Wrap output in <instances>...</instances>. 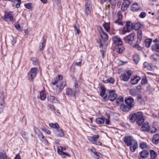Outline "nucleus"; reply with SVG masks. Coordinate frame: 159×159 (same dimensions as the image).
I'll list each match as a JSON object with an SVG mask.
<instances>
[{
	"mask_svg": "<svg viewBox=\"0 0 159 159\" xmlns=\"http://www.w3.org/2000/svg\"><path fill=\"white\" fill-rule=\"evenodd\" d=\"M38 71V69L36 68H32L29 72L28 75L31 78L32 80H33L36 77Z\"/></svg>",
	"mask_w": 159,
	"mask_h": 159,
	"instance_id": "nucleus-4",
	"label": "nucleus"
},
{
	"mask_svg": "<svg viewBox=\"0 0 159 159\" xmlns=\"http://www.w3.org/2000/svg\"><path fill=\"white\" fill-rule=\"evenodd\" d=\"M45 42V40L44 39V37L43 36L42 39L41 43H40L39 48L40 50L42 51L44 48L45 46L44 44Z\"/></svg>",
	"mask_w": 159,
	"mask_h": 159,
	"instance_id": "nucleus-29",
	"label": "nucleus"
},
{
	"mask_svg": "<svg viewBox=\"0 0 159 159\" xmlns=\"http://www.w3.org/2000/svg\"><path fill=\"white\" fill-rule=\"evenodd\" d=\"M150 154L151 159H155L157 156V153L154 150H150Z\"/></svg>",
	"mask_w": 159,
	"mask_h": 159,
	"instance_id": "nucleus-30",
	"label": "nucleus"
},
{
	"mask_svg": "<svg viewBox=\"0 0 159 159\" xmlns=\"http://www.w3.org/2000/svg\"><path fill=\"white\" fill-rule=\"evenodd\" d=\"M130 94L133 96H135L138 94V90L135 89H133L129 91Z\"/></svg>",
	"mask_w": 159,
	"mask_h": 159,
	"instance_id": "nucleus-34",
	"label": "nucleus"
},
{
	"mask_svg": "<svg viewBox=\"0 0 159 159\" xmlns=\"http://www.w3.org/2000/svg\"><path fill=\"white\" fill-rule=\"evenodd\" d=\"M115 81V80L114 79L112 78H110L109 79H107L106 80H102V82L103 83H110L112 84H113Z\"/></svg>",
	"mask_w": 159,
	"mask_h": 159,
	"instance_id": "nucleus-39",
	"label": "nucleus"
},
{
	"mask_svg": "<svg viewBox=\"0 0 159 159\" xmlns=\"http://www.w3.org/2000/svg\"><path fill=\"white\" fill-rule=\"evenodd\" d=\"M120 109L124 112H126L130 111L131 109L130 107L127 105H126L124 104H121L120 107Z\"/></svg>",
	"mask_w": 159,
	"mask_h": 159,
	"instance_id": "nucleus-21",
	"label": "nucleus"
},
{
	"mask_svg": "<svg viewBox=\"0 0 159 159\" xmlns=\"http://www.w3.org/2000/svg\"><path fill=\"white\" fill-rule=\"evenodd\" d=\"M133 22L131 21H126V24L123 28L122 30L123 34L129 32L133 30Z\"/></svg>",
	"mask_w": 159,
	"mask_h": 159,
	"instance_id": "nucleus-1",
	"label": "nucleus"
},
{
	"mask_svg": "<svg viewBox=\"0 0 159 159\" xmlns=\"http://www.w3.org/2000/svg\"><path fill=\"white\" fill-rule=\"evenodd\" d=\"M152 39H148L145 41V45L148 48L150 46L152 42Z\"/></svg>",
	"mask_w": 159,
	"mask_h": 159,
	"instance_id": "nucleus-40",
	"label": "nucleus"
},
{
	"mask_svg": "<svg viewBox=\"0 0 159 159\" xmlns=\"http://www.w3.org/2000/svg\"><path fill=\"white\" fill-rule=\"evenodd\" d=\"M133 29L135 30H138L139 29L141 26V25L139 23H134L133 22Z\"/></svg>",
	"mask_w": 159,
	"mask_h": 159,
	"instance_id": "nucleus-36",
	"label": "nucleus"
},
{
	"mask_svg": "<svg viewBox=\"0 0 159 159\" xmlns=\"http://www.w3.org/2000/svg\"><path fill=\"white\" fill-rule=\"evenodd\" d=\"M105 120V118L104 117L101 118H98L96 120V121L98 124H102L104 123Z\"/></svg>",
	"mask_w": 159,
	"mask_h": 159,
	"instance_id": "nucleus-33",
	"label": "nucleus"
},
{
	"mask_svg": "<svg viewBox=\"0 0 159 159\" xmlns=\"http://www.w3.org/2000/svg\"><path fill=\"white\" fill-rule=\"evenodd\" d=\"M24 6L26 8L30 9L31 8V3H25L24 4Z\"/></svg>",
	"mask_w": 159,
	"mask_h": 159,
	"instance_id": "nucleus-63",
	"label": "nucleus"
},
{
	"mask_svg": "<svg viewBox=\"0 0 159 159\" xmlns=\"http://www.w3.org/2000/svg\"><path fill=\"white\" fill-rule=\"evenodd\" d=\"M48 108L49 109H50L52 111H54L56 110L53 105L52 104H49L48 105Z\"/></svg>",
	"mask_w": 159,
	"mask_h": 159,
	"instance_id": "nucleus-55",
	"label": "nucleus"
},
{
	"mask_svg": "<svg viewBox=\"0 0 159 159\" xmlns=\"http://www.w3.org/2000/svg\"><path fill=\"white\" fill-rule=\"evenodd\" d=\"M150 127L148 122L144 123L141 128V130L143 131H148Z\"/></svg>",
	"mask_w": 159,
	"mask_h": 159,
	"instance_id": "nucleus-20",
	"label": "nucleus"
},
{
	"mask_svg": "<svg viewBox=\"0 0 159 159\" xmlns=\"http://www.w3.org/2000/svg\"><path fill=\"white\" fill-rule=\"evenodd\" d=\"M130 151L132 152H134L138 147V144L137 142L134 140L129 145Z\"/></svg>",
	"mask_w": 159,
	"mask_h": 159,
	"instance_id": "nucleus-13",
	"label": "nucleus"
},
{
	"mask_svg": "<svg viewBox=\"0 0 159 159\" xmlns=\"http://www.w3.org/2000/svg\"><path fill=\"white\" fill-rule=\"evenodd\" d=\"M117 18L120 19H122L123 16L122 12L120 11H118L117 13Z\"/></svg>",
	"mask_w": 159,
	"mask_h": 159,
	"instance_id": "nucleus-51",
	"label": "nucleus"
},
{
	"mask_svg": "<svg viewBox=\"0 0 159 159\" xmlns=\"http://www.w3.org/2000/svg\"><path fill=\"white\" fill-rule=\"evenodd\" d=\"M92 4L91 1H89L85 6V12L87 15L89 14L91 12Z\"/></svg>",
	"mask_w": 159,
	"mask_h": 159,
	"instance_id": "nucleus-9",
	"label": "nucleus"
},
{
	"mask_svg": "<svg viewBox=\"0 0 159 159\" xmlns=\"http://www.w3.org/2000/svg\"><path fill=\"white\" fill-rule=\"evenodd\" d=\"M103 27L107 32L110 30L109 25L107 23H105L103 24Z\"/></svg>",
	"mask_w": 159,
	"mask_h": 159,
	"instance_id": "nucleus-50",
	"label": "nucleus"
},
{
	"mask_svg": "<svg viewBox=\"0 0 159 159\" xmlns=\"http://www.w3.org/2000/svg\"><path fill=\"white\" fill-rule=\"evenodd\" d=\"M40 99L43 101L46 98V94L43 91H42L40 93Z\"/></svg>",
	"mask_w": 159,
	"mask_h": 159,
	"instance_id": "nucleus-43",
	"label": "nucleus"
},
{
	"mask_svg": "<svg viewBox=\"0 0 159 159\" xmlns=\"http://www.w3.org/2000/svg\"><path fill=\"white\" fill-rule=\"evenodd\" d=\"M131 71H128L126 72L121 74L120 75V78L121 80L125 81H126L129 80L131 76Z\"/></svg>",
	"mask_w": 159,
	"mask_h": 159,
	"instance_id": "nucleus-5",
	"label": "nucleus"
},
{
	"mask_svg": "<svg viewBox=\"0 0 159 159\" xmlns=\"http://www.w3.org/2000/svg\"><path fill=\"white\" fill-rule=\"evenodd\" d=\"M49 126L51 128L55 129L56 130L60 127L59 125L57 123L55 124L49 123Z\"/></svg>",
	"mask_w": 159,
	"mask_h": 159,
	"instance_id": "nucleus-38",
	"label": "nucleus"
},
{
	"mask_svg": "<svg viewBox=\"0 0 159 159\" xmlns=\"http://www.w3.org/2000/svg\"><path fill=\"white\" fill-rule=\"evenodd\" d=\"M114 43L116 45H121L122 44V42L120 39L117 37H115L112 39Z\"/></svg>",
	"mask_w": 159,
	"mask_h": 159,
	"instance_id": "nucleus-17",
	"label": "nucleus"
},
{
	"mask_svg": "<svg viewBox=\"0 0 159 159\" xmlns=\"http://www.w3.org/2000/svg\"><path fill=\"white\" fill-rule=\"evenodd\" d=\"M5 98V93L3 92L0 93V113L3 111L5 106L4 99Z\"/></svg>",
	"mask_w": 159,
	"mask_h": 159,
	"instance_id": "nucleus-3",
	"label": "nucleus"
},
{
	"mask_svg": "<svg viewBox=\"0 0 159 159\" xmlns=\"http://www.w3.org/2000/svg\"><path fill=\"white\" fill-rule=\"evenodd\" d=\"M142 32L141 30H139L138 31L137 42H139L141 40L142 37Z\"/></svg>",
	"mask_w": 159,
	"mask_h": 159,
	"instance_id": "nucleus-32",
	"label": "nucleus"
},
{
	"mask_svg": "<svg viewBox=\"0 0 159 159\" xmlns=\"http://www.w3.org/2000/svg\"><path fill=\"white\" fill-rule=\"evenodd\" d=\"M34 130L35 133L36 131H38V133H37V134H38V138L39 139H40L43 135V134L40 132L39 131V129L37 128H34Z\"/></svg>",
	"mask_w": 159,
	"mask_h": 159,
	"instance_id": "nucleus-47",
	"label": "nucleus"
},
{
	"mask_svg": "<svg viewBox=\"0 0 159 159\" xmlns=\"http://www.w3.org/2000/svg\"><path fill=\"white\" fill-rule=\"evenodd\" d=\"M109 3L112 6H115L116 5L117 2L118 0H108Z\"/></svg>",
	"mask_w": 159,
	"mask_h": 159,
	"instance_id": "nucleus-52",
	"label": "nucleus"
},
{
	"mask_svg": "<svg viewBox=\"0 0 159 159\" xmlns=\"http://www.w3.org/2000/svg\"><path fill=\"white\" fill-rule=\"evenodd\" d=\"M130 3V2L129 0H124L121 7V10L124 11L127 10Z\"/></svg>",
	"mask_w": 159,
	"mask_h": 159,
	"instance_id": "nucleus-11",
	"label": "nucleus"
},
{
	"mask_svg": "<svg viewBox=\"0 0 159 159\" xmlns=\"http://www.w3.org/2000/svg\"><path fill=\"white\" fill-rule=\"evenodd\" d=\"M74 28L75 33L76 34H79L81 32L80 30L78 29L75 25H74Z\"/></svg>",
	"mask_w": 159,
	"mask_h": 159,
	"instance_id": "nucleus-56",
	"label": "nucleus"
},
{
	"mask_svg": "<svg viewBox=\"0 0 159 159\" xmlns=\"http://www.w3.org/2000/svg\"><path fill=\"white\" fill-rule=\"evenodd\" d=\"M124 50L123 47L120 46L116 47L114 50V51L120 54L122 53Z\"/></svg>",
	"mask_w": 159,
	"mask_h": 159,
	"instance_id": "nucleus-26",
	"label": "nucleus"
},
{
	"mask_svg": "<svg viewBox=\"0 0 159 159\" xmlns=\"http://www.w3.org/2000/svg\"><path fill=\"white\" fill-rule=\"evenodd\" d=\"M152 49L154 51L159 52V44L155 43L152 46Z\"/></svg>",
	"mask_w": 159,
	"mask_h": 159,
	"instance_id": "nucleus-37",
	"label": "nucleus"
},
{
	"mask_svg": "<svg viewBox=\"0 0 159 159\" xmlns=\"http://www.w3.org/2000/svg\"><path fill=\"white\" fill-rule=\"evenodd\" d=\"M133 59L135 63L137 64L140 60L139 55L138 54H136L134 56Z\"/></svg>",
	"mask_w": 159,
	"mask_h": 159,
	"instance_id": "nucleus-42",
	"label": "nucleus"
},
{
	"mask_svg": "<svg viewBox=\"0 0 159 159\" xmlns=\"http://www.w3.org/2000/svg\"><path fill=\"white\" fill-rule=\"evenodd\" d=\"M63 148L61 146H59L57 147V152L59 154L64 156L66 155L67 156H70V155L67 153H65L62 151Z\"/></svg>",
	"mask_w": 159,
	"mask_h": 159,
	"instance_id": "nucleus-23",
	"label": "nucleus"
},
{
	"mask_svg": "<svg viewBox=\"0 0 159 159\" xmlns=\"http://www.w3.org/2000/svg\"><path fill=\"white\" fill-rule=\"evenodd\" d=\"M42 130L46 132L47 134H51V132L48 129L46 128H43L42 129Z\"/></svg>",
	"mask_w": 159,
	"mask_h": 159,
	"instance_id": "nucleus-59",
	"label": "nucleus"
},
{
	"mask_svg": "<svg viewBox=\"0 0 159 159\" xmlns=\"http://www.w3.org/2000/svg\"><path fill=\"white\" fill-rule=\"evenodd\" d=\"M146 16V14L144 12H141L139 16L141 18H143L145 17Z\"/></svg>",
	"mask_w": 159,
	"mask_h": 159,
	"instance_id": "nucleus-61",
	"label": "nucleus"
},
{
	"mask_svg": "<svg viewBox=\"0 0 159 159\" xmlns=\"http://www.w3.org/2000/svg\"><path fill=\"white\" fill-rule=\"evenodd\" d=\"M99 32L103 40L104 41H107L108 39V36L107 34L104 32L101 27H99Z\"/></svg>",
	"mask_w": 159,
	"mask_h": 159,
	"instance_id": "nucleus-10",
	"label": "nucleus"
},
{
	"mask_svg": "<svg viewBox=\"0 0 159 159\" xmlns=\"http://www.w3.org/2000/svg\"><path fill=\"white\" fill-rule=\"evenodd\" d=\"M66 85V82L65 81L63 82L61 84L60 86L61 89H63Z\"/></svg>",
	"mask_w": 159,
	"mask_h": 159,
	"instance_id": "nucleus-62",
	"label": "nucleus"
},
{
	"mask_svg": "<svg viewBox=\"0 0 159 159\" xmlns=\"http://www.w3.org/2000/svg\"><path fill=\"white\" fill-rule=\"evenodd\" d=\"M140 147L142 149H144L147 148L148 147V145L146 143H142L140 144Z\"/></svg>",
	"mask_w": 159,
	"mask_h": 159,
	"instance_id": "nucleus-57",
	"label": "nucleus"
},
{
	"mask_svg": "<svg viewBox=\"0 0 159 159\" xmlns=\"http://www.w3.org/2000/svg\"><path fill=\"white\" fill-rule=\"evenodd\" d=\"M74 87H75V88L74 90V91H75V92L77 93V91L78 90V86L76 82H75Z\"/></svg>",
	"mask_w": 159,
	"mask_h": 159,
	"instance_id": "nucleus-60",
	"label": "nucleus"
},
{
	"mask_svg": "<svg viewBox=\"0 0 159 159\" xmlns=\"http://www.w3.org/2000/svg\"><path fill=\"white\" fill-rule=\"evenodd\" d=\"M99 138V136L98 135H94L92 136H89L88 139L92 143L94 144Z\"/></svg>",
	"mask_w": 159,
	"mask_h": 159,
	"instance_id": "nucleus-18",
	"label": "nucleus"
},
{
	"mask_svg": "<svg viewBox=\"0 0 159 159\" xmlns=\"http://www.w3.org/2000/svg\"><path fill=\"white\" fill-rule=\"evenodd\" d=\"M123 98L122 97H120L116 98V102L117 104H119L120 103L123 102Z\"/></svg>",
	"mask_w": 159,
	"mask_h": 159,
	"instance_id": "nucleus-46",
	"label": "nucleus"
},
{
	"mask_svg": "<svg viewBox=\"0 0 159 159\" xmlns=\"http://www.w3.org/2000/svg\"><path fill=\"white\" fill-rule=\"evenodd\" d=\"M55 134L57 136L59 137H62L64 135V132L60 128L56 130Z\"/></svg>",
	"mask_w": 159,
	"mask_h": 159,
	"instance_id": "nucleus-24",
	"label": "nucleus"
},
{
	"mask_svg": "<svg viewBox=\"0 0 159 159\" xmlns=\"http://www.w3.org/2000/svg\"><path fill=\"white\" fill-rule=\"evenodd\" d=\"M131 45L135 49H138L139 51H142V48L141 47H140L137 43H132L131 44Z\"/></svg>",
	"mask_w": 159,
	"mask_h": 159,
	"instance_id": "nucleus-44",
	"label": "nucleus"
},
{
	"mask_svg": "<svg viewBox=\"0 0 159 159\" xmlns=\"http://www.w3.org/2000/svg\"><path fill=\"white\" fill-rule=\"evenodd\" d=\"M122 19H117L115 21V24L118 25L123 26L124 25V23L122 21Z\"/></svg>",
	"mask_w": 159,
	"mask_h": 159,
	"instance_id": "nucleus-41",
	"label": "nucleus"
},
{
	"mask_svg": "<svg viewBox=\"0 0 159 159\" xmlns=\"http://www.w3.org/2000/svg\"><path fill=\"white\" fill-rule=\"evenodd\" d=\"M152 142L155 144H157L159 142V134H154L153 137Z\"/></svg>",
	"mask_w": 159,
	"mask_h": 159,
	"instance_id": "nucleus-25",
	"label": "nucleus"
},
{
	"mask_svg": "<svg viewBox=\"0 0 159 159\" xmlns=\"http://www.w3.org/2000/svg\"><path fill=\"white\" fill-rule=\"evenodd\" d=\"M151 59L156 61H159V54H154L152 55L150 57Z\"/></svg>",
	"mask_w": 159,
	"mask_h": 159,
	"instance_id": "nucleus-31",
	"label": "nucleus"
},
{
	"mask_svg": "<svg viewBox=\"0 0 159 159\" xmlns=\"http://www.w3.org/2000/svg\"><path fill=\"white\" fill-rule=\"evenodd\" d=\"M135 36V33L133 32L128 35L124 37V40L126 42L129 43L134 40Z\"/></svg>",
	"mask_w": 159,
	"mask_h": 159,
	"instance_id": "nucleus-7",
	"label": "nucleus"
},
{
	"mask_svg": "<svg viewBox=\"0 0 159 159\" xmlns=\"http://www.w3.org/2000/svg\"><path fill=\"white\" fill-rule=\"evenodd\" d=\"M4 19L7 21H11L13 20V16L11 12H7L5 14Z\"/></svg>",
	"mask_w": 159,
	"mask_h": 159,
	"instance_id": "nucleus-15",
	"label": "nucleus"
},
{
	"mask_svg": "<svg viewBox=\"0 0 159 159\" xmlns=\"http://www.w3.org/2000/svg\"><path fill=\"white\" fill-rule=\"evenodd\" d=\"M76 93L75 91L70 88H67L66 90V94L69 97H73L75 98Z\"/></svg>",
	"mask_w": 159,
	"mask_h": 159,
	"instance_id": "nucleus-8",
	"label": "nucleus"
},
{
	"mask_svg": "<svg viewBox=\"0 0 159 159\" xmlns=\"http://www.w3.org/2000/svg\"><path fill=\"white\" fill-rule=\"evenodd\" d=\"M141 78L137 76H132L131 78V83L132 85H134L137 84L139 81L140 80Z\"/></svg>",
	"mask_w": 159,
	"mask_h": 159,
	"instance_id": "nucleus-16",
	"label": "nucleus"
},
{
	"mask_svg": "<svg viewBox=\"0 0 159 159\" xmlns=\"http://www.w3.org/2000/svg\"><path fill=\"white\" fill-rule=\"evenodd\" d=\"M93 153L95 155L94 156L95 158L97 159H99V158L100 157V156L99 153L96 152L95 150V152H93Z\"/></svg>",
	"mask_w": 159,
	"mask_h": 159,
	"instance_id": "nucleus-53",
	"label": "nucleus"
},
{
	"mask_svg": "<svg viewBox=\"0 0 159 159\" xmlns=\"http://www.w3.org/2000/svg\"><path fill=\"white\" fill-rule=\"evenodd\" d=\"M59 82V80L57 78H56L52 81V84L54 85H55Z\"/></svg>",
	"mask_w": 159,
	"mask_h": 159,
	"instance_id": "nucleus-64",
	"label": "nucleus"
},
{
	"mask_svg": "<svg viewBox=\"0 0 159 159\" xmlns=\"http://www.w3.org/2000/svg\"><path fill=\"white\" fill-rule=\"evenodd\" d=\"M157 130V129L156 128L152 127L151 128H149L148 132L149 133H154L156 132Z\"/></svg>",
	"mask_w": 159,
	"mask_h": 159,
	"instance_id": "nucleus-49",
	"label": "nucleus"
},
{
	"mask_svg": "<svg viewBox=\"0 0 159 159\" xmlns=\"http://www.w3.org/2000/svg\"><path fill=\"white\" fill-rule=\"evenodd\" d=\"M134 140H135L133 139L132 136H128L125 137L124 139V142L126 145L129 146L132 142V141Z\"/></svg>",
	"mask_w": 159,
	"mask_h": 159,
	"instance_id": "nucleus-14",
	"label": "nucleus"
},
{
	"mask_svg": "<svg viewBox=\"0 0 159 159\" xmlns=\"http://www.w3.org/2000/svg\"><path fill=\"white\" fill-rule=\"evenodd\" d=\"M106 89L103 87H101V90L100 92V95L102 97H104L105 94Z\"/></svg>",
	"mask_w": 159,
	"mask_h": 159,
	"instance_id": "nucleus-45",
	"label": "nucleus"
},
{
	"mask_svg": "<svg viewBox=\"0 0 159 159\" xmlns=\"http://www.w3.org/2000/svg\"><path fill=\"white\" fill-rule=\"evenodd\" d=\"M141 117L139 118L136 120V123L138 124L139 126L141 125L144 121V119L143 117V113L142 112Z\"/></svg>",
	"mask_w": 159,
	"mask_h": 159,
	"instance_id": "nucleus-27",
	"label": "nucleus"
},
{
	"mask_svg": "<svg viewBox=\"0 0 159 159\" xmlns=\"http://www.w3.org/2000/svg\"><path fill=\"white\" fill-rule=\"evenodd\" d=\"M40 139L41 141L45 144H47L48 143V141L43 135Z\"/></svg>",
	"mask_w": 159,
	"mask_h": 159,
	"instance_id": "nucleus-54",
	"label": "nucleus"
},
{
	"mask_svg": "<svg viewBox=\"0 0 159 159\" xmlns=\"http://www.w3.org/2000/svg\"><path fill=\"white\" fill-rule=\"evenodd\" d=\"M142 112H138L136 113H134L133 114H131L130 115V121L133 122L136 121L139 118L141 117Z\"/></svg>",
	"mask_w": 159,
	"mask_h": 159,
	"instance_id": "nucleus-6",
	"label": "nucleus"
},
{
	"mask_svg": "<svg viewBox=\"0 0 159 159\" xmlns=\"http://www.w3.org/2000/svg\"><path fill=\"white\" fill-rule=\"evenodd\" d=\"M125 102L126 104L131 108L134 105V101L133 98L130 97L125 100Z\"/></svg>",
	"mask_w": 159,
	"mask_h": 159,
	"instance_id": "nucleus-12",
	"label": "nucleus"
},
{
	"mask_svg": "<svg viewBox=\"0 0 159 159\" xmlns=\"http://www.w3.org/2000/svg\"><path fill=\"white\" fill-rule=\"evenodd\" d=\"M141 10V8L139 7L138 3H134L132 4L131 7V10L133 11H138Z\"/></svg>",
	"mask_w": 159,
	"mask_h": 159,
	"instance_id": "nucleus-22",
	"label": "nucleus"
},
{
	"mask_svg": "<svg viewBox=\"0 0 159 159\" xmlns=\"http://www.w3.org/2000/svg\"><path fill=\"white\" fill-rule=\"evenodd\" d=\"M140 154L141 156V157H139V159H142V158H145L148 157L149 155V152L147 150H144L140 152Z\"/></svg>",
	"mask_w": 159,
	"mask_h": 159,
	"instance_id": "nucleus-19",
	"label": "nucleus"
},
{
	"mask_svg": "<svg viewBox=\"0 0 159 159\" xmlns=\"http://www.w3.org/2000/svg\"><path fill=\"white\" fill-rule=\"evenodd\" d=\"M0 159H9L6 155L0 152Z\"/></svg>",
	"mask_w": 159,
	"mask_h": 159,
	"instance_id": "nucleus-48",
	"label": "nucleus"
},
{
	"mask_svg": "<svg viewBox=\"0 0 159 159\" xmlns=\"http://www.w3.org/2000/svg\"><path fill=\"white\" fill-rule=\"evenodd\" d=\"M115 91L111 90L109 91L108 95H106L103 98L104 99L106 100L107 98L108 100L111 101H114L117 98V95L115 93Z\"/></svg>",
	"mask_w": 159,
	"mask_h": 159,
	"instance_id": "nucleus-2",
	"label": "nucleus"
},
{
	"mask_svg": "<svg viewBox=\"0 0 159 159\" xmlns=\"http://www.w3.org/2000/svg\"><path fill=\"white\" fill-rule=\"evenodd\" d=\"M48 100L52 103H56L58 101L56 98L54 96L51 95L48 97Z\"/></svg>",
	"mask_w": 159,
	"mask_h": 159,
	"instance_id": "nucleus-28",
	"label": "nucleus"
},
{
	"mask_svg": "<svg viewBox=\"0 0 159 159\" xmlns=\"http://www.w3.org/2000/svg\"><path fill=\"white\" fill-rule=\"evenodd\" d=\"M143 68H146L149 70H152V67L148 62H145L143 63Z\"/></svg>",
	"mask_w": 159,
	"mask_h": 159,
	"instance_id": "nucleus-35",
	"label": "nucleus"
},
{
	"mask_svg": "<svg viewBox=\"0 0 159 159\" xmlns=\"http://www.w3.org/2000/svg\"><path fill=\"white\" fill-rule=\"evenodd\" d=\"M148 80L146 77H143L142 79V83L143 84H145L147 83Z\"/></svg>",
	"mask_w": 159,
	"mask_h": 159,
	"instance_id": "nucleus-58",
	"label": "nucleus"
}]
</instances>
